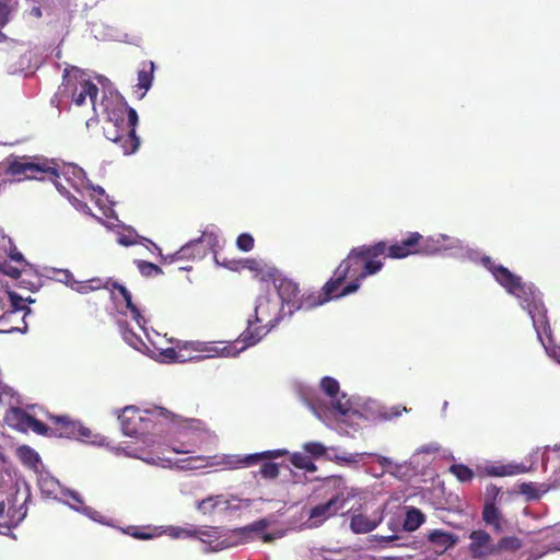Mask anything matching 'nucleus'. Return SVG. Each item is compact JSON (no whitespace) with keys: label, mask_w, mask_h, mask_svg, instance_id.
<instances>
[{"label":"nucleus","mask_w":560,"mask_h":560,"mask_svg":"<svg viewBox=\"0 0 560 560\" xmlns=\"http://www.w3.org/2000/svg\"><path fill=\"white\" fill-rule=\"evenodd\" d=\"M113 288L117 290L124 298V301L126 302V307L130 311L132 318L137 322V324L140 327H143L145 320L141 315L140 310L133 304L131 293L127 290L125 285L117 282L113 283Z\"/></svg>","instance_id":"nucleus-22"},{"label":"nucleus","mask_w":560,"mask_h":560,"mask_svg":"<svg viewBox=\"0 0 560 560\" xmlns=\"http://www.w3.org/2000/svg\"><path fill=\"white\" fill-rule=\"evenodd\" d=\"M241 337H242V341L244 343L242 349H245L246 347H249V346H254L255 343H257L260 340V336L259 335H255L249 329L244 331L241 335Z\"/></svg>","instance_id":"nucleus-44"},{"label":"nucleus","mask_w":560,"mask_h":560,"mask_svg":"<svg viewBox=\"0 0 560 560\" xmlns=\"http://www.w3.org/2000/svg\"><path fill=\"white\" fill-rule=\"evenodd\" d=\"M350 408H351V406L349 404V400H347L346 402H342L341 400H337L334 404V409L337 410L340 415H343V416L348 413Z\"/></svg>","instance_id":"nucleus-47"},{"label":"nucleus","mask_w":560,"mask_h":560,"mask_svg":"<svg viewBox=\"0 0 560 560\" xmlns=\"http://www.w3.org/2000/svg\"><path fill=\"white\" fill-rule=\"evenodd\" d=\"M96 190L100 192V194H103L104 192V189L102 187H97Z\"/></svg>","instance_id":"nucleus-60"},{"label":"nucleus","mask_w":560,"mask_h":560,"mask_svg":"<svg viewBox=\"0 0 560 560\" xmlns=\"http://www.w3.org/2000/svg\"><path fill=\"white\" fill-rule=\"evenodd\" d=\"M126 113V124L124 118L120 120L116 118L115 121L110 119L103 129L105 137L120 148L122 154L129 155L135 153L140 145V139L136 135L139 118L136 109L132 107L127 106Z\"/></svg>","instance_id":"nucleus-7"},{"label":"nucleus","mask_w":560,"mask_h":560,"mask_svg":"<svg viewBox=\"0 0 560 560\" xmlns=\"http://www.w3.org/2000/svg\"><path fill=\"white\" fill-rule=\"evenodd\" d=\"M402 411H407L406 408L400 409L399 407H393L389 412L383 413V418L385 420H390L393 418L399 417Z\"/></svg>","instance_id":"nucleus-50"},{"label":"nucleus","mask_w":560,"mask_h":560,"mask_svg":"<svg viewBox=\"0 0 560 560\" xmlns=\"http://www.w3.org/2000/svg\"><path fill=\"white\" fill-rule=\"evenodd\" d=\"M351 281L345 285L343 288H339L335 291L334 294H331V299L334 298H341V296H346V295H349L351 293H354L359 290L360 285H361V282L363 280H357L355 278H349Z\"/></svg>","instance_id":"nucleus-35"},{"label":"nucleus","mask_w":560,"mask_h":560,"mask_svg":"<svg viewBox=\"0 0 560 560\" xmlns=\"http://www.w3.org/2000/svg\"><path fill=\"white\" fill-rule=\"evenodd\" d=\"M428 540L432 545L441 547L442 551H445L457 542V537L442 529H433L428 534Z\"/></svg>","instance_id":"nucleus-20"},{"label":"nucleus","mask_w":560,"mask_h":560,"mask_svg":"<svg viewBox=\"0 0 560 560\" xmlns=\"http://www.w3.org/2000/svg\"><path fill=\"white\" fill-rule=\"evenodd\" d=\"M32 14L35 15L36 18H40L42 16V10L39 8H33Z\"/></svg>","instance_id":"nucleus-57"},{"label":"nucleus","mask_w":560,"mask_h":560,"mask_svg":"<svg viewBox=\"0 0 560 560\" xmlns=\"http://www.w3.org/2000/svg\"><path fill=\"white\" fill-rule=\"evenodd\" d=\"M119 243L122 244V245H130L131 244V242H129L128 238H125V237L119 238Z\"/></svg>","instance_id":"nucleus-59"},{"label":"nucleus","mask_w":560,"mask_h":560,"mask_svg":"<svg viewBox=\"0 0 560 560\" xmlns=\"http://www.w3.org/2000/svg\"><path fill=\"white\" fill-rule=\"evenodd\" d=\"M98 94V88L96 84L89 80H84L81 82L80 91H74L72 94V101L78 105L81 106L85 103L86 97L89 96L94 104L95 98Z\"/></svg>","instance_id":"nucleus-21"},{"label":"nucleus","mask_w":560,"mask_h":560,"mask_svg":"<svg viewBox=\"0 0 560 560\" xmlns=\"http://www.w3.org/2000/svg\"><path fill=\"white\" fill-rule=\"evenodd\" d=\"M255 240L249 233H242L236 238V246L242 252H249L254 248Z\"/></svg>","instance_id":"nucleus-38"},{"label":"nucleus","mask_w":560,"mask_h":560,"mask_svg":"<svg viewBox=\"0 0 560 560\" xmlns=\"http://www.w3.org/2000/svg\"><path fill=\"white\" fill-rule=\"evenodd\" d=\"M285 454H288L287 450H272V451H265V452H260V453L249 454V455H245V456L234 455V456H229L225 459L224 464L228 465L229 468H231V469H237L241 467L254 466L260 460L279 458Z\"/></svg>","instance_id":"nucleus-14"},{"label":"nucleus","mask_w":560,"mask_h":560,"mask_svg":"<svg viewBox=\"0 0 560 560\" xmlns=\"http://www.w3.org/2000/svg\"><path fill=\"white\" fill-rule=\"evenodd\" d=\"M10 299V311L7 313H16V312H23V318L31 313V308L26 305V302L32 303L33 300L27 299L24 300L19 294L14 292L9 293Z\"/></svg>","instance_id":"nucleus-28"},{"label":"nucleus","mask_w":560,"mask_h":560,"mask_svg":"<svg viewBox=\"0 0 560 560\" xmlns=\"http://www.w3.org/2000/svg\"><path fill=\"white\" fill-rule=\"evenodd\" d=\"M269 525V522L265 518L255 521L254 523L236 529L240 533H262Z\"/></svg>","instance_id":"nucleus-40"},{"label":"nucleus","mask_w":560,"mask_h":560,"mask_svg":"<svg viewBox=\"0 0 560 560\" xmlns=\"http://www.w3.org/2000/svg\"><path fill=\"white\" fill-rule=\"evenodd\" d=\"M7 420L21 431L31 430L38 435L51 438L50 423L45 424L21 408H12L10 415L7 416Z\"/></svg>","instance_id":"nucleus-10"},{"label":"nucleus","mask_w":560,"mask_h":560,"mask_svg":"<svg viewBox=\"0 0 560 560\" xmlns=\"http://www.w3.org/2000/svg\"><path fill=\"white\" fill-rule=\"evenodd\" d=\"M482 265L492 273L497 282L510 294L520 300L523 308L527 310L537 332L548 327L547 308L541 301L540 293L533 284L523 282L520 276L512 273L508 268L498 265L488 256L481 259Z\"/></svg>","instance_id":"nucleus-1"},{"label":"nucleus","mask_w":560,"mask_h":560,"mask_svg":"<svg viewBox=\"0 0 560 560\" xmlns=\"http://www.w3.org/2000/svg\"><path fill=\"white\" fill-rule=\"evenodd\" d=\"M482 520L487 525L492 526L497 532L502 530V516L493 501H486L482 510Z\"/></svg>","instance_id":"nucleus-23"},{"label":"nucleus","mask_w":560,"mask_h":560,"mask_svg":"<svg viewBox=\"0 0 560 560\" xmlns=\"http://www.w3.org/2000/svg\"><path fill=\"white\" fill-rule=\"evenodd\" d=\"M160 355L164 362H187V361H200L201 355H183V350L176 348H167L161 351Z\"/></svg>","instance_id":"nucleus-25"},{"label":"nucleus","mask_w":560,"mask_h":560,"mask_svg":"<svg viewBox=\"0 0 560 560\" xmlns=\"http://www.w3.org/2000/svg\"><path fill=\"white\" fill-rule=\"evenodd\" d=\"M90 290L94 291V290H100L102 288H106L107 287V282H104L102 279L100 278H93V279H90Z\"/></svg>","instance_id":"nucleus-49"},{"label":"nucleus","mask_w":560,"mask_h":560,"mask_svg":"<svg viewBox=\"0 0 560 560\" xmlns=\"http://www.w3.org/2000/svg\"><path fill=\"white\" fill-rule=\"evenodd\" d=\"M154 63L152 61L143 62L138 71L137 88L144 92L140 97H143L145 92L151 88L153 81Z\"/></svg>","instance_id":"nucleus-24"},{"label":"nucleus","mask_w":560,"mask_h":560,"mask_svg":"<svg viewBox=\"0 0 560 560\" xmlns=\"http://www.w3.org/2000/svg\"><path fill=\"white\" fill-rule=\"evenodd\" d=\"M290 463L295 468L304 469L308 472H314L317 469L316 465L307 455L298 452L291 455Z\"/></svg>","instance_id":"nucleus-30"},{"label":"nucleus","mask_w":560,"mask_h":560,"mask_svg":"<svg viewBox=\"0 0 560 560\" xmlns=\"http://www.w3.org/2000/svg\"><path fill=\"white\" fill-rule=\"evenodd\" d=\"M398 539V536L396 535H389V536H383V535H372L369 540L371 542H377V544H389L394 540Z\"/></svg>","instance_id":"nucleus-46"},{"label":"nucleus","mask_w":560,"mask_h":560,"mask_svg":"<svg viewBox=\"0 0 560 560\" xmlns=\"http://www.w3.org/2000/svg\"><path fill=\"white\" fill-rule=\"evenodd\" d=\"M499 491V488H497L495 486H489L487 487L486 495L488 498L494 499L498 495Z\"/></svg>","instance_id":"nucleus-51"},{"label":"nucleus","mask_w":560,"mask_h":560,"mask_svg":"<svg viewBox=\"0 0 560 560\" xmlns=\"http://www.w3.org/2000/svg\"><path fill=\"white\" fill-rule=\"evenodd\" d=\"M5 174L21 179L51 180L58 186L60 167L56 160L44 156H16L8 159Z\"/></svg>","instance_id":"nucleus-6"},{"label":"nucleus","mask_w":560,"mask_h":560,"mask_svg":"<svg viewBox=\"0 0 560 560\" xmlns=\"http://www.w3.org/2000/svg\"><path fill=\"white\" fill-rule=\"evenodd\" d=\"M51 427V438L80 439L90 438V429L80 422L72 420L69 416H47Z\"/></svg>","instance_id":"nucleus-8"},{"label":"nucleus","mask_w":560,"mask_h":560,"mask_svg":"<svg viewBox=\"0 0 560 560\" xmlns=\"http://www.w3.org/2000/svg\"><path fill=\"white\" fill-rule=\"evenodd\" d=\"M524 469H521L518 466H501V467H494L491 470V474L494 476H508V475H515L518 472H523Z\"/></svg>","instance_id":"nucleus-42"},{"label":"nucleus","mask_w":560,"mask_h":560,"mask_svg":"<svg viewBox=\"0 0 560 560\" xmlns=\"http://www.w3.org/2000/svg\"><path fill=\"white\" fill-rule=\"evenodd\" d=\"M124 339L135 348H137V342H141L137 335L130 330L124 332Z\"/></svg>","instance_id":"nucleus-48"},{"label":"nucleus","mask_w":560,"mask_h":560,"mask_svg":"<svg viewBox=\"0 0 560 560\" xmlns=\"http://www.w3.org/2000/svg\"><path fill=\"white\" fill-rule=\"evenodd\" d=\"M277 291L282 303V311L288 307V315H293L301 294L299 284L291 279L283 278L277 284Z\"/></svg>","instance_id":"nucleus-15"},{"label":"nucleus","mask_w":560,"mask_h":560,"mask_svg":"<svg viewBox=\"0 0 560 560\" xmlns=\"http://www.w3.org/2000/svg\"><path fill=\"white\" fill-rule=\"evenodd\" d=\"M126 533L129 534L130 536H132L133 538L142 539V540H148L153 537L152 533L147 532L145 529L140 528V527H129L126 530Z\"/></svg>","instance_id":"nucleus-43"},{"label":"nucleus","mask_w":560,"mask_h":560,"mask_svg":"<svg viewBox=\"0 0 560 560\" xmlns=\"http://www.w3.org/2000/svg\"><path fill=\"white\" fill-rule=\"evenodd\" d=\"M261 538L264 542H271L275 539V536L272 534H264Z\"/></svg>","instance_id":"nucleus-56"},{"label":"nucleus","mask_w":560,"mask_h":560,"mask_svg":"<svg viewBox=\"0 0 560 560\" xmlns=\"http://www.w3.org/2000/svg\"><path fill=\"white\" fill-rule=\"evenodd\" d=\"M259 474L262 478L275 479L279 475V465L271 462H266L260 466Z\"/></svg>","instance_id":"nucleus-37"},{"label":"nucleus","mask_w":560,"mask_h":560,"mask_svg":"<svg viewBox=\"0 0 560 560\" xmlns=\"http://www.w3.org/2000/svg\"><path fill=\"white\" fill-rule=\"evenodd\" d=\"M8 243L10 244L9 260L13 261L14 264H16L19 266H23L25 262L23 255L20 252H18V249L15 247H12V243H11L10 238L8 240Z\"/></svg>","instance_id":"nucleus-45"},{"label":"nucleus","mask_w":560,"mask_h":560,"mask_svg":"<svg viewBox=\"0 0 560 560\" xmlns=\"http://www.w3.org/2000/svg\"><path fill=\"white\" fill-rule=\"evenodd\" d=\"M451 246V238L440 234L438 236H423L419 232H408L401 241L387 245L384 258L402 259L410 255H435Z\"/></svg>","instance_id":"nucleus-4"},{"label":"nucleus","mask_w":560,"mask_h":560,"mask_svg":"<svg viewBox=\"0 0 560 560\" xmlns=\"http://www.w3.org/2000/svg\"><path fill=\"white\" fill-rule=\"evenodd\" d=\"M522 547L521 540L515 536H506L495 544V553L501 550L516 551Z\"/></svg>","instance_id":"nucleus-32"},{"label":"nucleus","mask_w":560,"mask_h":560,"mask_svg":"<svg viewBox=\"0 0 560 560\" xmlns=\"http://www.w3.org/2000/svg\"><path fill=\"white\" fill-rule=\"evenodd\" d=\"M382 523V517L372 520L369 516L357 513L350 518V529L354 534H368L373 532Z\"/></svg>","instance_id":"nucleus-19"},{"label":"nucleus","mask_w":560,"mask_h":560,"mask_svg":"<svg viewBox=\"0 0 560 560\" xmlns=\"http://www.w3.org/2000/svg\"><path fill=\"white\" fill-rule=\"evenodd\" d=\"M89 285H90V281L89 280L85 281V282H80V283H78V287L75 288V290L78 292H80V293H88V292L91 291Z\"/></svg>","instance_id":"nucleus-52"},{"label":"nucleus","mask_w":560,"mask_h":560,"mask_svg":"<svg viewBox=\"0 0 560 560\" xmlns=\"http://www.w3.org/2000/svg\"><path fill=\"white\" fill-rule=\"evenodd\" d=\"M270 306L269 300H261L255 308V320L257 323L264 324L265 326H273L278 318H267V311Z\"/></svg>","instance_id":"nucleus-29"},{"label":"nucleus","mask_w":560,"mask_h":560,"mask_svg":"<svg viewBox=\"0 0 560 560\" xmlns=\"http://www.w3.org/2000/svg\"><path fill=\"white\" fill-rule=\"evenodd\" d=\"M448 471L460 482L471 481L475 477L474 470L464 464H453Z\"/></svg>","instance_id":"nucleus-31"},{"label":"nucleus","mask_w":560,"mask_h":560,"mask_svg":"<svg viewBox=\"0 0 560 560\" xmlns=\"http://www.w3.org/2000/svg\"><path fill=\"white\" fill-rule=\"evenodd\" d=\"M320 388L326 393L329 397H336L339 393V383L337 380L325 376L320 381Z\"/></svg>","instance_id":"nucleus-36"},{"label":"nucleus","mask_w":560,"mask_h":560,"mask_svg":"<svg viewBox=\"0 0 560 560\" xmlns=\"http://www.w3.org/2000/svg\"><path fill=\"white\" fill-rule=\"evenodd\" d=\"M218 244L219 240L215 234L203 232L199 238L192 240L184 245L177 252V255L179 258H202L206 256L207 250L211 249L214 253L217 262L220 264L214 252V247L218 246Z\"/></svg>","instance_id":"nucleus-11"},{"label":"nucleus","mask_w":560,"mask_h":560,"mask_svg":"<svg viewBox=\"0 0 560 560\" xmlns=\"http://www.w3.org/2000/svg\"><path fill=\"white\" fill-rule=\"evenodd\" d=\"M324 487L332 492L330 499L325 503H319L310 510L307 526L316 528L326 521L338 514L347 502L359 495V490L348 487L343 477L329 476L324 480Z\"/></svg>","instance_id":"nucleus-3"},{"label":"nucleus","mask_w":560,"mask_h":560,"mask_svg":"<svg viewBox=\"0 0 560 560\" xmlns=\"http://www.w3.org/2000/svg\"><path fill=\"white\" fill-rule=\"evenodd\" d=\"M192 533L195 538L207 544L212 551L223 550L235 545L231 537L219 527L201 526Z\"/></svg>","instance_id":"nucleus-12"},{"label":"nucleus","mask_w":560,"mask_h":560,"mask_svg":"<svg viewBox=\"0 0 560 560\" xmlns=\"http://www.w3.org/2000/svg\"><path fill=\"white\" fill-rule=\"evenodd\" d=\"M335 292H332L334 294ZM331 300V293H329L326 289V283L324 284L322 292H311L307 294H300L299 303L295 305L296 311H310L317 306L325 304L326 302Z\"/></svg>","instance_id":"nucleus-18"},{"label":"nucleus","mask_w":560,"mask_h":560,"mask_svg":"<svg viewBox=\"0 0 560 560\" xmlns=\"http://www.w3.org/2000/svg\"><path fill=\"white\" fill-rule=\"evenodd\" d=\"M198 526H188V527H174L172 528L171 530V535L175 538H180V537H190V538H195V534L192 533L194 530H197Z\"/></svg>","instance_id":"nucleus-41"},{"label":"nucleus","mask_w":560,"mask_h":560,"mask_svg":"<svg viewBox=\"0 0 560 560\" xmlns=\"http://www.w3.org/2000/svg\"><path fill=\"white\" fill-rule=\"evenodd\" d=\"M19 9V0H0V28L4 27Z\"/></svg>","instance_id":"nucleus-27"},{"label":"nucleus","mask_w":560,"mask_h":560,"mask_svg":"<svg viewBox=\"0 0 560 560\" xmlns=\"http://www.w3.org/2000/svg\"><path fill=\"white\" fill-rule=\"evenodd\" d=\"M377 463L385 466V465H390L392 464V460L388 458V457H385V456H378L377 458Z\"/></svg>","instance_id":"nucleus-54"},{"label":"nucleus","mask_w":560,"mask_h":560,"mask_svg":"<svg viewBox=\"0 0 560 560\" xmlns=\"http://www.w3.org/2000/svg\"><path fill=\"white\" fill-rule=\"evenodd\" d=\"M177 350H183V355H201L200 360H202L205 358L218 357L223 353L226 348L220 349L211 342L192 341L186 342L183 347H178Z\"/></svg>","instance_id":"nucleus-17"},{"label":"nucleus","mask_w":560,"mask_h":560,"mask_svg":"<svg viewBox=\"0 0 560 560\" xmlns=\"http://www.w3.org/2000/svg\"><path fill=\"white\" fill-rule=\"evenodd\" d=\"M136 265L139 272L144 277H154L163 273L162 269L153 262L136 260Z\"/></svg>","instance_id":"nucleus-33"},{"label":"nucleus","mask_w":560,"mask_h":560,"mask_svg":"<svg viewBox=\"0 0 560 560\" xmlns=\"http://www.w3.org/2000/svg\"><path fill=\"white\" fill-rule=\"evenodd\" d=\"M121 431L127 436H138L149 429L150 420L136 406H126L118 415Z\"/></svg>","instance_id":"nucleus-9"},{"label":"nucleus","mask_w":560,"mask_h":560,"mask_svg":"<svg viewBox=\"0 0 560 560\" xmlns=\"http://www.w3.org/2000/svg\"><path fill=\"white\" fill-rule=\"evenodd\" d=\"M241 265L244 269L253 272L254 278L260 282L275 281L279 273L276 267L267 265L262 259L245 258L241 261Z\"/></svg>","instance_id":"nucleus-16"},{"label":"nucleus","mask_w":560,"mask_h":560,"mask_svg":"<svg viewBox=\"0 0 560 560\" xmlns=\"http://www.w3.org/2000/svg\"><path fill=\"white\" fill-rule=\"evenodd\" d=\"M28 499L30 494L21 492L11 479L0 478V534L7 535L25 518Z\"/></svg>","instance_id":"nucleus-5"},{"label":"nucleus","mask_w":560,"mask_h":560,"mask_svg":"<svg viewBox=\"0 0 560 560\" xmlns=\"http://www.w3.org/2000/svg\"><path fill=\"white\" fill-rule=\"evenodd\" d=\"M469 552L474 559H486L489 556L495 555V544H493L491 536L482 529L472 530L469 535Z\"/></svg>","instance_id":"nucleus-13"},{"label":"nucleus","mask_w":560,"mask_h":560,"mask_svg":"<svg viewBox=\"0 0 560 560\" xmlns=\"http://www.w3.org/2000/svg\"><path fill=\"white\" fill-rule=\"evenodd\" d=\"M386 242L380 241L372 245L353 247L348 256L340 261L334 276L326 282L329 293L339 289L347 278L364 280L382 270L384 262L381 257L385 255Z\"/></svg>","instance_id":"nucleus-2"},{"label":"nucleus","mask_w":560,"mask_h":560,"mask_svg":"<svg viewBox=\"0 0 560 560\" xmlns=\"http://www.w3.org/2000/svg\"><path fill=\"white\" fill-rule=\"evenodd\" d=\"M21 268H22V266H19L7 258L2 259L0 257V271L2 273L7 275L13 279H18L21 276Z\"/></svg>","instance_id":"nucleus-34"},{"label":"nucleus","mask_w":560,"mask_h":560,"mask_svg":"<svg viewBox=\"0 0 560 560\" xmlns=\"http://www.w3.org/2000/svg\"><path fill=\"white\" fill-rule=\"evenodd\" d=\"M304 451L318 458L326 454V447L319 442H307L303 446Z\"/></svg>","instance_id":"nucleus-39"},{"label":"nucleus","mask_w":560,"mask_h":560,"mask_svg":"<svg viewBox=\"0 0 560 560\" xmlns=\"http://www.w3.org/2000/svg\"><path fill=\"white\" fill-rule=\"evenodd\" d=\"M424 514L420 510L416 508H410L406 512L404 528L408 532H413L424 523Z\"/></svg>","instance_id":"nucleus-26"},{"label":"nucleus","mask_w":560,"mask_h":560,"mask_svg":"<svg viewBox=\"0 0 560 560\" xmlns=\"http://www.w3.org/2000/svg\"><path fill=\"white\" fill-rule=\"evenodd\" d=\"M532 486L528 485V483H523L522 487H521V490L523 493H527L528 492V489H530Z\"/></svg>","instance_id":"nucleus-58"},{"label":"nucleus","mask_w":560,"mask_h":560,"mask_svg":"<svg viewBox=\"0 0 560 560\" xmlns=\"http://www.w3.org/2000/svg\"><path fill=\"white\" fill-rule=\"evenodd\" d=\"M336 459L338 462H345V463H352V462H355V459L350 456V457H346V456H336Z\"/></svg>","instance_id":"nucleus-55"},{"label":"nucleus","mask_w":560,"mask_h":560,"mask_svg":"<svg viewBox=\"0 0 560 560\" xmlns=\"http://www.w3.org/2000/svg\"><path fill=\"white\" fill-rule=\"evenodd\" d=\"M549 354L560 364V346L553 348Z\"/></svg>","instance_id":"nucleus-53"}]
</instances>
